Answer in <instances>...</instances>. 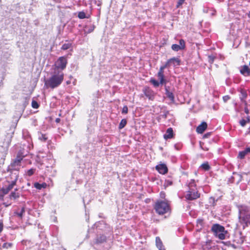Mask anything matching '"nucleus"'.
Listing matches in <instances>:
<instances>
[{
    "instance_id": "1",
    "label": "nucleus",
    "mask_w": 250,
    "mask_h": 250,
    "mask_svg": "<svg viewBox=\"0 0 250 250\" xmlns=\"http://www.w3.org/2000/svg\"><path fill=\"white\" fill-rule=\"evenodd\" d=\"M64 74L62 71H55L52 76L45 81V84L47 87L54 89L58 87L63 81Z\"/></svg>"
},
{
    "instance_id": "2",
    "label": "nucleus",
    "mask_w": 250,
    "mask_h": 250,
    "mask_svg": "<svg viewBox=\"0 0 250 250\" xmlns=\"http://www.w3.org/2000/svg\"><path fill=\"white\" fill-rule=\"evenodd\" d=\"M211 231L215 237L220 240L225 239L226 235L228 233V231L225 230V228L219 224H213L211 227Z\"/></svg>"
},
{
    "instance_id": "3",
    "label": "nucleus",
    "mask_w": 250,
    "mask_h": 250,
    "mask_svg": "<svg viewBox=\"0 0 250 250\" xmlns=\"http://www.w3.org/2000/svg\"><path fill=\"white\" fill-rule=\"evenodd\" d=\"M154 208L158 214L163 215L170 211V206L166 201L158 200L154 205Z\"/></svg>"
},
{
    "instance_id": "4",
    "label": "nucleus",
    "mask_w": 250,
    "mask_h": 250,
    "mask_svg": "<svg viewBox=\"0 0 250 250\" xmlns=\"http://www.w3.org/2000/svg\"><path fill=\"white\" fill-rule=\"evenodd\" d=\"M67 62L65 57H60L55 64V71H62L65 68Z\"/></svg>"
},
{
    "instance_id": "5",
    "label": "nucleus",
    "mask_w": 250,
    "mask_h": 250,
    "mask_svg": "<svg viewBox=\"0 0 250 250\" xmlns=\"http://www.w3.org/2000/svg\"><path fill=\"white\" fill-rule=\"evenodd\" d=\"M186 198L188 200H193L198 198L200 197V193L197 190V189H188L187 193L186 195Z\"/></svg>"
},
{
    "instance_id": "6",
    "label": "nucleus",
    "mask_w": 250,
    "mask_h": 250,
    "mask_svg": "<svg viewBox=\"0 0 250 250\" xmlns=\"http://www.w3.org/2000/svg\"><path fill=\"white\" fill-rule=\"evenodd\" d=\"M145 95L150 100L153 101L155 97V93L149 87L146 86L143 89Z\"/></svg>"
},
{
    "instance_id": "7",
    "label": "nucleus",
    "mask_w": 250,
    "mask_h": 250,
    "mask_svg": "<svg viewBox=\"0 0 250 250\" xmlns=\"http://www.w3.org/2000/svg\"><path fill=\"white\" fill-rule=\"evenodd\" d=\"M238 208L239 209V217L240 219L250 212V208L245 205H239L238 206Z\"/></svg>"
},
{
    "instance_id": "8",
    "label": "nucleus",
    "mask_w": 250,
    "mask_h": 250,
    "mask_svg": "<svg viewBox=\"0 0 250 250\" xmlns=\"http://www.w3.org/2000/svg\"><path fill=\"white\" fill-rule=\"evenodd\" d=\"M242 176L241 174L237 172H233L232 175L229 178V181L230 183H236L238 184L242 181Z\"/></svg>"
},
{
    "instance_id": "9",
    "label": "nucleus",
    "mask_w": 250,
    "mask_h": 250,
    "mask_svg": "<svg viewBox=\"0 0 250 250\" xmlns=\"http://www.w3.org/2000/svg\"><path fill=\"white\" fill-rule=\"evenodd\" d=\"M8 171L10 172V175L8 178L11 179V181H9V182L14 183L16 184L19 177V171L8 169Z\"/></svg>"
},
{
    "instance_id": "10",
    "label": "nucleus",
    "mask_w": 250,
    "mask_h": 250,
    "mask_svg": "<svg viewBox=\"0 0 250 250\" xmlns=\"http://www.w3.org/2000/svg\"><path fill=\"white\" fill-rule=\"evenodd\" d=\"M185 48V42L184 40L181 39L179 41V45L177 44H172L171 48L175 51H178L180 50H182Z\"/></svg>"
},
{
    "instance_id": "11",
    "label": "nucleus",
    "mask_w": 250,
    "mask_h": 250,
    "mask_svg": "<svg viewBox=\"0 0 250 250\" xmlns=\"http://www.w3.org/2000/svg\"><path fill=\"white\" fill-rule=\"evenodd\" d=\"M156 169L162 174H165L168 171V168L166 164H161L156 166Z\"/></svg>"
},
{
    "instance_id": "12",
    "label": "nucleus",
    "mask_w": 250,
    "mask_h": 250,
    "mask_svg": "<svg viewBox=\"0 0 250 250\" xmlns=\"http://www.w3.org/2000/svg\"><path fill=\"white\" fill-rule=\"evenodd\" d=\"M21 163H18L17 161H15L11 164L10 166L8 167V169L19 171L21 167Z\"/></svg>"
},
{
    "instance_id": "13",
    "label": "nucleus",
    "mask_w": 250,
    "mask_h": 250,
    "mask_svg": "<svg viewBox=\"0 0 250 250\" xmlns=\"http://www.w3.org/2000/svg\"><path fill=\"white\" fill-rule=\"evenodd\" d=\"M240 73L245 76L250 75V69L248 66L245 65L240 69Z\"/></svg>"
},
{
    "instance_id": "14",
    "label": "nucleus",
    "mask_w": 250,
    "mask_h": 250,
    "mask_svg": "<svg viewBox=\"0 0 250 250\" xmlns=\"http://www.w3.org/2000/svg\"><path fill=\"white\" fill-rule=\"evenodd\" d=\"M207 127V124L206 122H203L196 128V131L198 133H203Z\"/></svg>"
},
{
    "instance_id": "15",
    "label": "nucleus",
    "mask_w": 250,
    "mask_h": 250,
    "mask_svg": "<svg viewBox=\"0 0 250 250\" xmlns=\"http://www.w3.org/2000/svg\"><path fill=\"white\" fill-rule=\"evenodd\" d=\"M173 131L171 127L167 129L166 134L164 135V138L166 139H171L173 137Z\"/></svg>"
},
{
    "instance_id": "16",
    "label": "nucleus",
    "mask_w": 250,
    "mask_h": 250,
    "mask_svg": "<svg viewBox=\"0 0 250 250\" xmlns=\"http://www.w3.org/2000/svg\"><path fill=\"white\" fill-rule=\"evenodd\" d=\"M168 87L165 86L166 95L167 97L172 102H174V96L173 93L170 91L168 89Z\"/></svg>"
},
{
    "instance_id": "17",
    "label": "nucleus",
    "mask_w": 250,
    "mask_h": 250,
    "mask_svg": "<svg viewBox=\"0 0 250 250\" xmlns=\"http://www.w3.org/2000/svg\"><path fill=\"white\" fill-rule=\"evenodd\" d=\"M170 65L177 66L180 64V60L177 58H172L168 60Z\"/></svg>"
},
{
    "instance_id": "18",
    "label": "nucleus",
    "mask_w": 250,
    "mask_h": 250,
    "mask_svg": "<svg viewBox=\"0 0 250 250\" xmlns=\"http://www.w3.org/2000/svg\"><path fill=\"white\" fill-rule=\"evenodd\" d=\"M14 183H11L7 187L3 188L2 189V192L3 194H7L13 188V187L15 185Z\"/></svg>"
},
{
    "instance_id": "19",
    "label": "nucleus",
    "mask_w": 250,
    "mask_h": 250,
    "mask_svg": "<svg viewBox=\"0 0 250 250\" xmlns=\"http://www.w3.org/2000/svg\"><path fill=\"white\" fill-rule=\"evenodd\" d=\"M156 245L159 250H165L161 239L159 237H156Z\"/></svg>"
},
{
    "instance_id": "20",
    "label": "nucleus",
    "mask_w": 250,
    "mask_h": 250,
    "mask_svg": "<svg viewBox=\"0 0 250 250\" xmlns=\"http://www.w3.org/2000/svg\"><path fill=\"white\" fill-rule=\"evenodd\" d=\"M24 213L25 208L24 207H22L20 211H19L18 210L15 211L14 212V214L15 215L17 216L19 218L22 219Z\"/></svg>"
},
{
    "instance_id": "21",
    "label": "nucleus",
    "mask_w": 250,
    "mask_h": 250,
    "mask_svg": "<svg viewBox=\"0 0 250 250\" xmlns=\"http://www.w3.org/2000/svg\"><path fill=\"white\" fill-rule=\"evenodd\" d=\"M241 220L247 226L250 224V212L246 215H244L242 218Z\"/></svg>"
},
{
    "instance_id": "22",
    "label": "nucleus",
    "mask_w": 250,
    "mask_h": 250,
    "mask_svg": "<svg viewBox=\"0 0 250 250\" xmlns=\"http://www.w3.org/2000/svg\"><path fill=\"white\" fill-rule=\"evenodd\" d=\"M17 190V189H16L14 191H13L10 193L9 195L10 199L15 200L20 197V193L16 192Z\"/></svg>"
},
{
    "instance_id": "23",
    "label": "nucleus",
    "mask_w": 250,
    "mask_h": 250,
    "mask_svg": "<svg viewBox=\"0 0 250 250\" xmlns=\"http://www.w3.org/2000/svg\"><path fill=\"white\" fill-rule=\"evenodd\" d=\"M188 189H196V185L194 179H191L188 184Z\"/></svg>"
},
{
    "instance_id": "24",
    "label": "nucleus",
    "mask_w": 250,
    "mask_h": 250,
    "mask_svg": "<svg viewBox=\"0 0 250 250\" xmlns=\"http://www.w3.org/2000/svg\"><path fill=\"white\" fill-rule=\"evenodd\" d=\"M38 138L40 140L43 142H45L47 139V137L46 136V135L42 134L41 132H38Z\"/></svg>"
},
{
    "instance_id": "25",
    "label": "nucleus",
    "mask_w": 250,
    "mask_h": 250,
    "mask_svg": "<svg viewBox=\"0 0 250 250\" xmlns=\"http://www.w3.org/2000/svg\"><path fill=\"white\" fill-rule=\"evenodd\" d=\"M201 167L205 170L208 171L210 169V167L209 166L208 162H206L201 165Z\"/></svg>"
},
{
    "instance_id": "26",
    "label": "nucleus",
    "mask_w": 250,
    "mask_h": 250,
    "mask_svg": "<svg viewBox=\"0 0 250 250\" xmlns=\"http://www.w3.org/2000/svg\"><path fill=\"white\" fill-rule=\"evenodd\" d=\"M127 124V121L125 119H122L119 124V128L120 129L123 128Z\"/></svg>"
},
{
    "instance_id": "27",
    "label": "nucleus",
    "mask_w": 250,
    "mask_h": 250,
    "mask_svg": "<svg viewBox=\"0 0 250 250\" xmlns=\"http://www.w3.org/2000/svg\"><path fill=\"white\" fill-rule=\"evenodd\" d=\"M46 186L45 184H41L38 183H35L34 184V187L38 189H41L42 188H45Z\"/></svg>"
},
{
    "instance_id": "28",
    "label": "nucleus",
    "mask_w": 250,
    "mask_h": 250,
    "mask_svg": "<svg viewBox=\"0 0 250 250\" xmlns=\"http://www.w3.org/2000/svg\"><path fill=\"white\" fill-rule=\"evenodd\" d=\"M150 82L154 85V87H157L159 86L160 83L158 81L154 79L151 78L150 80Z\"/></svg>"
},
{
    "instance_id": "29",
    "label": "nucleus",
    "mask_w": 250,
    "mask_h": 250,
    "mask_svg": "<svg viewBox=\"0 0 250 250\" xmlns=\"http://www.w3.org/2000/svg\"><path fill=\"white\" fill-rule=\"evenodd\" d=\"M72 46V44L70 43H64L62 46V49L65 50L69 49Z\"/></svg>"
},
{
    "instance_id": "30",
    "label": "nucleus",
    "mask_w": 250,
    "mask_h": 250,
    "mask_svg": "<svg viewBox=\"0 0 250 250\" xmlns=\"http://www.w3.org/2000/svg\"><path fill=\"white\" fill-rule=\"evenodd\" d=\"M78 17L80 19L87 18L85 13L83 11L79 12L78 13Z\"/></svg>"
},
{
    "instance_id": "31",
    "label": "nucleus",
    "mask_w": 250,
    "mask_h": 250,
    "mask_svg": "<svg viewBox=\"0 0 250 250\" xmlns=\"http://www.w3.org/2000/svg\"><path fill=\"white\" fill-rule=\"evenodd\" d=\"M246 154L247 153L245 152V151H244V150L240 151L239 152L238 157L240 159H243Z\"/></svg>"
},
{
    "instance_id": "32",
    "label": "nucleus",
    "mask_w": 250,
    "mask_h": 250,
    "mask_svg": "<svg viewBox=\"0 0 250 250\" xmlns=\"http://www.w3.org/2000/svg\"><path fill=\"white\" fill-rule=\"evenodd\" d=\"M35 169L31 168L27 171L26 174L28 176H31L34 174V173L35 172Z\"/></svg>"
},
{
    "instance_id": "33",
    "label": "nucleus",
    "mask_w": 250,
    "mask_h": 250,
    "mask_svg": "<svg viewBox=\"0 0 250 250\" xmlns=\"http://www.w3.org/2000/svg\"><path fill=\"white\" fill-rule=\"evenodd\" d=\"M32 106L33 108L37 109L39 107V104L36 101L33 100L32 102Z\"/></svg>"
},
{
    "instance_id": "34",
    "label": "nucleus",
    "mask_w": 250,
    "mask_h": 250,
    "mask_svg": "<svg viewBox=\"0 0 250 250\" xmlns=\"http://www.w3.org/2000/svg\"><path fill=\"white\" fill-rule=\"evenodd\" d=\"M12 246V243H5L3 244L2 247L5 249H8L11 248Z\"/></svg>"
},
{
    "instance_id": "35",
    "label": "nucleus",
    "mask_w": 250,
    "mask_h": 250,
    "mask_svg": "<svg viewBox=\"0 0 250 250\" xmlns=\"http://www.w3.org/2000/svg\"><path fill=\"white\" fill-rule=\"evenodd\" d=\"M216 201L214 198L210 197L209 199V203L213 206H215L216 205Z\"/></svg>"
},
{
    "instance_id": "36",
    "label": "nucleus",
    "mask_w": 250,
    "mask_h": 250,
    "mask_svg": "<svg viewBox=\"0 0 250 250\" xmlns=\"http://www.w3.org/2000/svg\"><path fill=\"white\" fill-rule=\"evenodd\" d=\"M204 143H202L201 142H200V147L205 151H208V148L207 147L204 146Z\"/></svg>"
},
{
    "instance_id": "37",
    "label": "nucleus",
    "mask_w": 250,
    "mask_h": 250,
    "mask_svg": "<svg viewBox=\"0 0 250 250\" xmlns=\"http://www.w3.org/2000/svg\"><path fill=\"white\" fill-rule=\"evenodd\" d=\"M240 125L244 127L246 125V124L247 123V122L246 121V120L245 119H242L239 122Z\"/></svg>"
},
{
    "instance_id": "38",
    "label": "nucleus",
    "mask_w": 250,
    "mask_h": 250,
    "mask_svg": "<svg viewBox=\"0 0 250 250\" xmlns=\"http://www.w3.org/2000/svg\"><path fill=\"white\" fill-rule=\"evenodd\" d=\"M128 112V107L126 105H125L123 107L122 113L123 114H127Z\"/></svg>"
},
{
    "instance_id": "39",
    "label": "nucleus",
    "mask_w": 250,
    "mask_h": 250,
    "mask_svg": "<svg viewBox=\"0 0 250 250\" xmlns=\"http://www.w3.org/2000/svg\"><path fill=\"white\" fill-rule=\"evenodd\" d=\"M184 1H185V0H179L177 2L176 7L177 8L179 7L181 5L183 4V3L184 2Z\"/></svg>"
},
{
    "instance_id": "40",
    "label": "nucleus",
    "mask_w": 250,
    "mask_h": 250,
    "mask_svg": "<svg viewBox=\"0 0 250 250\" xmlns=\"http://www.w3.org/2000/svg\"><path fill=\"white\" fill-rule=\"evenodd\" d=\"M165 184L167 185V186H171L172 184V182L169 180H166Z\"/></svg>"
},
{
    "instance_id": "41",
    "label": "nucleus",
    "mask_w": 250,
    "mask_h": 250,
    "mask_svg": "<svg viewBox=\"0 0 250 250\" xmlns=\"http://www.w3.org/2000/svg\"><path fill=\"white\" fill-rule=\"evenodd\" d=\"M22 160V157L17 156V158L15 159V161H17L18 163H21V161Z\"/></svg>"
},
{
    "instance_id": "42",
    "label": "nucleus",
    "mask_w": 250,
    "mask_h": 250,
    "mask_svg": "<svg viewBox=\"0 0 250 250\" xmlns=\"http://www.w3.org/2000/svg\"><path fill=\"white\" fill-rule=\"evenodd\" d=\"M169 66H170V65L169 64V62L167 61L165 65L161 66V67L163 68L164 69H165L166 68L169 67Z\"/></svg>"
},
{
    "instance_id": "43",
    "label": "nucleus",
    "mask_w": 250,
    "mask_h": 250,
    "mask_svg": "<svg viewBox=\"0 0 250 250\" xmlns=\"http://www.w3.org/2000/svg\"><path fill=\"white\" fill-rule=\"evenodd\" d=\"M169 66H170V65L169 64V62L167 61L165 65L161 66V67L163 68L164 69H165L166 68L169 67Z\"/></svg>"
},
{
    "instance_id": "44",
    "label": "nucleus",
    "mask_w": 250,
    "mask_h": 250,
    "mask_svg": "<svg viewBox=\"0 0 250 250\" xmlns=\"http://www.w3.org/2000/svg\"><path fill=\"white\" fill-rule=\"evenodd\" d=\"M223 99L224 102H227L230 99V97L228 95H226L223 97Z\"/></svg>"
},
{
    "instance_id": "45",
    "label": "nucleus",
    "mask_w": 250,
    "mask_h": 250,
    "mask_svg": "<svg viewBox=\"0 0 250 250\" xmlns=\"http://www.w3.org/2000/svg\"><path fill=\"white\" fill-rule=\"evenodd\" d=\"M159 83H160V84H165L166 83V80L164 79V78L160 79Z\"/></svg>"
},
{
    "instance_id": "46",
    "label": "nucleus",
    "mask_w": 250,
    "mask_h": 250,
    "mask_svg": "<svg viewBox=\"0 0 250 250\" xmlns=\"http://www.w3.org/2000/svg\"><path fill=\"white\" fill-rule=\"evenodd\" d=\"M3 229V224L1 220H0V233L2 231Z\"/></svg>"
},
{
    "instance_id": "47",
    "label": "nucleus",
    "mask_w": 250,
    "mask_h": 250,
    "mask_svg": "<svg viewBox=\"0 0 250 250\" xmlns=\"http://www.w3.org/2000/svg\"><path fill=\"white\" fill-rule=\"evenodd\" d=\"M245 104H246V107H245V108H244L245 112L247 114H248L249 113V109H248V107H247V103H246V102H245Z\"/></svg>"
},
{
    "instance_id": "48",
    "label": "nucleus",
    "mask_w": 250,
    "mask_h": 250,
    "mask_svg": "<svg viewBox=\"0 0 250 250\" xmlns=\"http://www.w3.org/2000/svg\"><path fill=\"white\" fill-rule=\"evenodd\" d=\"M157 76L159 79L164 78V75L163 73H158Z\"/></svg>"
},
{
    "instance_id": "49",
    "label": "nucleus",
    "mask_w": 250,
    "mask_h": 250,
    "mask_svg": "<svg viewBox=\"0 0 250 250\" xmlns=\"http://www.w3.org/2000/svg\"><path fill=\"white\" fill-rule=\"evenodd\" d=\"M211 9H210L209 8H204L203 9V11L205 13H208L209 11H210Z\"/></svg>"
},
{
    "instance_id": "50",
    "label": "nucleus",
    "mask_w": 250,
    "mask_h": 250,
    "mask_svg": "<svg viewBox=\"0 0 250 250\" xmlns=\"http://www.w3.org/2000/svg\"><path fill=\"white\" fill-rule=\"evenodd\" d=\"M209 62L211 63H212L214 61V57H212V56H209Z\"/></svg>"
},
{
    "instance_id": "51",
    "label": "nucleus",
    "mask_w": 250,
    "mask_h": 250,
    "mask_svg": "<svg viewBox=\"0 0 250 250\" xmlns=\"http://www.w3.org/2000/svg\"><path fill=\"white\" fill-rule=\"evenodd\" d=\"M244 150L247 154H248L250 152V147H247Z\"/></svg>"
},
{
    "instance_id": "52",
    "label": "nucleus",
    "mask_w": 250,
    "mask_h": 250,
    "mask_svg": "<svg viewBox=\"0 0 250 250\" xmlns=\"http://www.w3.org/2000/svg\"><path fill=\"white\" fill-rule=\"evenodd\" d=\"M210 11L211 12L210 13V15H211V16H214V15H215V13H216L215 10H211V9Z\"/></svg>"
},
{
    "instance_id": "53",
    "label": "nucleus",
    "mask_w": 250,
    "mask_h": 250,
    "mask_svg": "<svg viewBox=\"0 0 250 250\" xmlns=\"http://www.w3.org/2000/svg\"><path fill=\"white\" fill-rule=\"evenodd\" d=\"M197 222H198V224H200L201 226L203 225V222L202 220L199 219V220H198Z\"/></svg>"
},
{
    "instance_id": "54",
    "label": "nucleus",
    "mask_w": 250,
    "mask_h": 250,
    "mask_svg": "<svg viewBox=\"0 0 250 250\" xmlns=\"http://www.w3.org/2000/svg\"><path fill=\"white\" fill-rule=\"evenodd\" d=\"M164 69L160 67L158 73H163L164 74Z\"/></svg>"
},
{
    "instance_id": "55",
    "label": "nucleus",
    "mask_w": 250,
    "mask_h": 250,
    "mask_svg": "<svg viewBox=\"0 0 250 250\" xmlns=\"http://www.w3.org/2000/svg\"><path fill=\"white\" fill-rule=\"evenodd\" d=\"M246 121L247 122V123H250V116L247 117V119H246Z\"/></svg>"
},
{
    "instance_id": "56",
    "label": "nucleus",
    "mask_w": 250,
    "mask_h": 250,
    "mask_svg": "<svg viewBox=\"0 0 250 250\" xmlns=\"http://www.w3.org/2000/svg\"><path fill=\"white\" fill-rule=\"evenodd\" d=\"M60 121H61V119L60 118L56 119L55 122L56 123H60Z\"/></svg>"
},
{
    "instance_id": "57",
    "label": "nucleus",
    "mask_w": 250,
    "mask_h": 250,
    "mask_svg": "<svg viewBox=\"0 0 250 250\" xmlns=\"http://www.w3.org/2000/svg\"><path fill=\"white\" fill-rule=\"evenodd\" d=\"M160 195H161V197H163V196H164V195H165V193H164V192H161Z\"/></svg>"
},
{
    "instance_id": "58",
    "label": "nucleus",
    "mask_w": 250,
    "mask_h": 250,
    "mask_svg": "<svg viewBox=\"0 0 250 250\" xmlns=\"http://www.w3.org/2000/svg\"><path fill=\"white\" fill-rule=\"evenodd\" d=\"M209 135H210L209 133H207V134H205L204 137H208V136H209Z\"/></svg>"
},
{
    "instance_id": "59",
    "label": "nucleus",
    "mask_w": 250,
    "mask_h": 250,
    "mask_svg": "<svg viewBox=\"0 0 250 250\" xmlns=\"http://www.w3.org/2000/svg\"><path fill=\"white\" fill-rule=\"evenodd\" d=\"M248 16L249 18H250V11L248 13Z\"/></svg>"
},
{
    "instance_id": "60",
    "label": "nucleus",
    "mask_w": 250,
    "mask_h": 250,
    "mask_svg": "<svg viewBox=\"0 0 250 250\" xmlns=\"http://www.w3.org/2000/svg\"><path fill=\"white\" fill-rule=\"evenodd\" d=\"M70 83V81H68L66 82V84H69Z\"/></svg>"
},
{
    "instance_id": "61",
    "label": "nucleus",
    "mask_w": 250,
    "mask_h": 250,
    "mask_svg": "<svg viewBox=\"0 0 250 250\" xmlns=\"http://www.w3.org/2000/svg\"><path fill=\"white\" fill-rule=\"evenodd\" d=\"M5 207H8L9 206V205H7V204H5V203H4L3 204Z\"/></svg>"
},
{
    "instance_id": "62",
    "label": "nucleus",
    "mask_w": 250,
    "mask_h": 250,
    "mask_svg": "<svg viewBox=\"0 0 250 250\" xmlns=\"http://www.w3.org/2000/svg\"><path fill=\"white\" fill-rule=\"evenodd\" d=\"M90 31H89V32H90L92 31V30H91V29H90Z\"/></svg>"
},
{
    "instance_id": "63",
    "label": "nucleus",
    "mask_w": 250,
    "mask_h": 250,
    "mask_svg": "<svg viewBox=\"0 0 250 250\" xmlns=\"http://www.w3.org/2000/svg\"><path fill=\"white\" fill-rule=\"evenodd\" d=\"M90 31H89V32H90L92 31V30H91V29H90Z\"/></svg>"
},
{
    "instance_id": "64",
    "label": "nucleus",
    "mask_w": 250,
    "mask_h": 250,
    "mask_svg": "<svg viewBox=\"0 0 250 250\" xmlns=\"http://www.w3.org/2000/svg\"><path fill=\"white\" fill-rule=\"evenodd\" d=\"M222 0H218V1H222Z\"/></svg>"
}]
</instances>
